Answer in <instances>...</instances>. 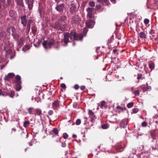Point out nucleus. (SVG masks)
Returning <instances> with one entry per match:
<instances>
[{
    "instance_id": "nucleus-6",
    "label": "nucleus",
    "mask_w": 158,
    "mask_h": 158,
    "mask_svg": "<svg viewBox=\"0 0 158 158\" xmlns=\"http://www.w3.org/2000/svg\"><path fill=\"white\" fill-rule=\"evenodd\" d=\"M65 5L64 3L57 5L55 8L56 9L58 12H62L64 9Z\"/></svg>"
},
{
    "instance_id": "nucleus-38",
    "label": "nucleus",
    "mask_w": 158,
    "mask_h": 158,
    "mask_svg": "<svg viewBox=\"0 0 158 158\" xmlns=\"http://www.w3.org/2000/svg\"><path fill=\"white\" fill-rule=\"evenodd\" d=\"M30 29V24L27 23V31L26 33H28Z\"/></svg>"
},
{
    "instance_id": "nucleus-47",
    "label": "nucleus",
    "mask_w": 158,
    "mask_h": 158,
    "mask_svg": "<svg viewBox=\"0 0 158 158\" xmlns=\"http://www.w3.org/2000/svg\"><path fill=\"white\" fill-rule=\"evenodd\" d=\"M63 136L64 139H66L68 138V135L66 133H64L63 135Z\"/></svg>"
},
{
    "instance_id": "nucleus-13",
    "label": "nucleus",
    "mask_w": 158,
    "mask_h": 158,
    "mask_svg": "<svg viewBox=\"0 0 158 158\" xmlns=\"http://www.w3.org/2000/svg\"><path fill=\"white\" fill-rule=\"evenodd\" d=\"M17 5L19 7H22L24 6L23 0H16Z\"/></svg>"
},
{
    "instance_id": "nucleus-56",
    "label": "nucleus",
    "mask_w": 158,
    "mask_h": 158,
    "mask_svg": "<svg viewBox=\"0 0 158 158\" xmlns=\"http://www.w3.org/2000/svg\"><path fill=\"white\" fill-rule=\"evenodd\" d=\"M27 49H28V47L27 46H26V45H25V46L23 47V51H26V49H25L27 48Z\"/></svg>"
},
{
    "instance_id": "nucleus-1",
    "label": "nucleus",
    "mask_w": 158,
    "mask_h": 158,
    "mask_svg": "<svg viewBox=\"0 0 158 158\" xmlns=\"http://www.w3.org/2000/svg\"><path fill=\"white\" fill-rule=\"evenodd\" d=\"M70 38L72 40H82L83 36L82 34L77 35L75 32L73 31L70 33Z\"/></svg>"
},
{
    "instance_id": "nucleus-60",
    "label": "nucleus",
    "mask_w": 158,
    "mask_h": 158,
    "mask_svg": "<svg viewBox=\"0 0 158 158\" xmlns=\"http://www.w3.org/2000/svg\"><path fill=\"white\" fill-rule=\"evenodd\" d=\"M85 88V87L84 86H81L80 87V89L81 90H84Z\"/></svg>"
},
{
    "instance_id": "nucleus-48",
    "label": "nucleus",
    "mask_w": 158,
    "mask_h": 158,
    "mask_svg": "<svg viewBox=\"0 0 158 158\" xmlns=\"http://www.w3.org/2000/svg\"><path fill=\"white\" fill-rule=\"evenodd\" d=\"M144 22L145 24H148L149 22V20L148 19H146L144 20Z\"/></svg>"
},
{
    "instance_id": "nucleus-19",
    "label": "nucleus",
    "mask_w": 158,
    "mask_h": 158,
    "mask_svg": "<svg viewBox=\"0 0 158 158\" xmlns=\"http://www.w3.org/2000/svg\"><path fill=\"white\" fill-rule=\"evenodd\" d=\"M35 113L37 115L40 116L42 114V111L39 108H36L35 110Z\"/></svg>"
},
{
    "instance_id": "nucleus-12",
    "label": "nucleus",
    "mask_w": 158,
    "mask_h": 158,
    "mask_svg": "<svg viewBox=\"0 0 158 158\" xmlns=\"http://www.w3.org/2000/svg\"><path fill=\"white\" fill-rule=\"evenodd\" d=\"M33 0H27L28 7L29 10L32 9L33 7Z\"/></svg>"
},
{
    "instance_id": "nucleus-10",
    "label": "nucleus",
    "mask_w": 158,
    "mask_h": 158,
    "mask_svg": "<svg viewBox=\"0 0 158 158\" xmlns=\"http://www.w3.org/2000/svg\"><path fill=\"white\" fill-rule=\"evenodd\" d=\"M151 87L150 86L148 85V83L146 85H144L142 87V90L144 92L146 91L149 90H151Z\"/></svg>"
},
{
    "instance_id": "nucleus-44",
    "label": "nucleus",
    "mask_w": 158,
    "mask_h": 158,
    "mask_svg": "<svg viewBox=\"0 0 158 158\" xmlns=\"http://www.w3.org/2000/svg\"><path fill=\"white\" fill-rule=\"evenodd\" d=\"M102 128L103 129H107L108 128V125L106 124H104L102 126Z\"/></svg>"
},
{
    "instance_id": "nucleus-26",
    "label": "nucleus",
    "mask_w": 158,
    "mask_h": 158,
    "mask_svg": "<svg viewBox=\"0 0 158 158\" xmlns=\"http://www.w3.org/2000/svg\"><path fill=\"white\" fill-rule=\"evenodd\" d=\"M54 42V40L53 39H52L50 40L48 43V47L49 48H50L51 45H52Z\"/></svg>"
},
{
    "instance_id": "nucleus-29",
    "label": "nucleus",
    "mask_w": 158,
    "mask_h": 158,
    "mask_svg": "<svg viewBox=\"0 0 158 158\" xmlns=\"http://www.w3.org/2000/svg\"><path fill=\"white\" fill-rule=\"evenodd\" d=\"M30 124V122L28 121H25L23 123L24 127H26Z\"/></svg>"
},
{
    "instance_id": "nucleus-61",
    "label": "nucleus",
    "mask_w": 158,
    "mask_h": 158,
    "mask_svg": "<svg viewBox=\"0 0 158 158\" xmlns=\"http://www.w3.org/2000/svg\"><path fill=\"white\" fill-rule=\"evenodd\" d=\"M79 86L77 85H75L74 86V88L76 89H78L79 88Z\"/></svg>"
},
{
    "instance_id": "nucleus-55",
    "label": "nucleus",
    "mask_w": 158,
    "mask_h": 158,
    "mask_svg": "<svg viewBox=\"0 0 158 158\" xmlns=\"http://www.w3.org/2000/svg\"><path fill=\"white\" fill-rule=\"evenodd\" d=\"M41 42V41L39 40H38V41L36 43V44L38 45V46H39L40 45Z\"/></svg>"
},
{
    "instance_id": "nucleus-33",
    "label": "nucleus",
    "mask_w": 158,
    "mask_h": 158,
    "mask_svg": "<svg viewBox=\"0 0 158 158\" xmlns=\"http://www.w3.org/2000/svg\"><path fill=\"white\" fill-rule=\"evenodd\" d=\"M12 35H13V37L15 39V40H18L19 37V35L18 34H13Z\"/></svg>"
},
{
    "instance_id": "nucleus-64",
    "label": "nucleus",
    "mask_w": 158,
    "mask_h": 158,
    "mask_svg": "<svg viewBox=\"0 0 158 158\" xmlns=\"http://www.w3.org/2000/svg\"><path fill=\"white\" fill-rule=\"evenodd\" d=\"M96 8L97 9H98L100 8V7L98 5H97L96 6Z\"/></svg>"
},
{
    "instance_id": "nucleus-11",
    "label": "nucleus",
    "mask_w": 158,
    "mask_h": 158,
    "mask_svg": "<svg viewBox=\"0 0 158 158\" xmlns=\"http://www.w3.org/2000/svg\"><path fill=\"white\" fill-rule=\"evenodd\" d=\"M66 19V17L64 15L61 16L58 20L59 23L61 24L63 22L64 23Z\"/></svg>"
},
{
    "instance_id": "nucleus-45",
    "label": "nucleus",
    "mask_w": 158,
    "mask_h": 158,
    "mask_svg": "<svg viewBox=\"0 0 158 158\" xmlns=\"http://www.w3.org/2000/svg\"><path fill=\"white\" fill-rule=\"evenodd\" d=\"M142 76H143V75L139 73V74H138L137 77V79H141L142 78Z\"/></svg>"
},
{
    "instance_id": "nucleus-15",
    "label": "nucleus",
    "mask_w": 158,
    "mask_h": 158,
    "mask_svg": "<svg viewBox=\"0 0 158 158\" xmlns=\"http://www.w3.org/2000/svg\"><path fill=\"white\" fill-rule=\"evenodd\" d=\"M38 10L40 17H43L44 15V11L43 8L39 7Z\"/></svg>"
},
{
    "instance_id": "nucleus-27",
    "label": "nucleus",
    "mask_w": 158,
    "mask_h": 158,
    "mask_svg": "<svg viewBox=\"0 0 158 158\" xmlns=\"http://www.w3.org/2000/svg\"><path fill=\"white\" fill-rule=\"evenodd\" d=\"M20 83H18V84H17L16 86V90L17 91H19L21 88V85L19 84Z\"/></svg>"
},
{
    "instance_id": "nucleus-30",
    "label": "nucleus",
    "mask_w": 158,
    "mask_h": 158,
    "mask_svg": "<svg viewBox=\"0 0 158 158\" xmlns=\"http://www.w3.org/2000/svg\"><path fill=\"white\" fill-rule=\"evenodd\" d=\"M102 2L104 3H105L106 5L108 6H109L110 4L109 0H102Z\"/></svg>"
},
{
    "instance_id": "nucleus-24",
    "label": "nucleus",
    "mask_w": 158,
    "mask_h": 158,
    "mask_svg": "<svg viewBox=\"0 0 158 158\" xmlns=\"http://www.w3.org/2000/svg\"><path fill=\"white\" fill-rule=\"evenodd\" d=\"M14 30H15V29L13 27H10L7 29V30L8 32L9 33H10L11 31L13 32Z\"/></svg>"
},
{
    "instance_id": "nucleus-18",
    "label": "nucleus",
    "mask_w": 158,
    "mask_h": 158,
    "mask_svg": "<svg viewBox=\"0 0 158 158\" xmlns=\"http://www.w3.org/2000/svg\"><path fill=\"white\" fill-rule=\"evenodd\" d=\"M16 13L14 10H11L9 11V15L11 17H15L16 16Z\"/></svg>"
},
{
    "instance_id": "nucleus-57",
    "label": "nucleus",
    "mask_w": 158,
    "mask_h": 158,
    "mask_svg": "<svg viewBox=\"0 0 158 158\" xmlns=\"http://www.w3.org/2000/svg\"><path fill=\"white\" fill-rule=\"evenodd\" d=\"M87 29H86L85 28H84L83 31V33L85 34L87 33Z\"/></svg>"
},
{
    "instance_id": "nucleus-5",
    "label": "nucleus",
    "mask_w": 158,
    "mask_h": 158,
    "mask_svg": "<svg viewBox=\"0 0 158 158\" xmlns=\"http://www.w3.org/2000/svg\"><path fill=\"white\" fill-rule=\"evenodd\" d=\"M21 24L24 26H26L27 22V19L26 15H22L20 17Z\"/></svg>"
},
{
    "instance_id": "nucleus-14",
    "label": "nucleus",
    "mask_w": 158,
    "mask_h": 158,
    "mask_svg": "<svg viewBox=\"0 0 158 158\" xmlns=\"http://www.w3.org/2000/svg\"><path fill=\"white\" fill-rule=\"evenodd\" d=\"M93 22V21L92 20H89L87 22H86L85 24L86 26L89 28H92V23Z\"/></svg>"
},
{
    "instance_id": "nucleus-21",
    "label": "nucleus",
    "mask_w": 158,
    "mask_h": 158,
    "mask_svg": "<svg viewBox=\"0 0 158 158\" xmlns=\"http://www.w3.org/2000/svg\"><path fill=\"white\" fill-rule=\"evenodd\" d=\"M105 102L104 101H102L100 103L98 104V107H100L101 108H102L103 106L105 105ZM97 110L98 109V107L97 108Z\"/></svg>"
},
{
    "instance_id": "nucleus-23",
    "label": "nucleus",
    "mask_w": 158,
    "mask_h": 158,
    "mask_svg": "<svg viewBox=\"0 0 158 158\" xmlns=\"http://www.w3.org/2000/svg\"><path fill=\"white\" fill-rule=\"evenodd\" d=\"M15 79L17 81V82L19 83H21V82L20 81L21 80V77L19 75H17L15 76Z\"/></svg>"
},
{
    "instance_id": "nucleus-35",
    "label": "nucleus",
    "mask_w": 158,
    "mask_h": 158,
    "mask_svg": "<svg viewBox=\"0 0 158 158\" xmlns=\"http://www.w3.org/2000/svg\"><path fill=\"white\" fill-rule=\"evenodd\" d=\"M34 110V108L32 107H30L28 109V111L29 113L30 114H32V112Z\"/></svg>"
},
{
    "instance_id": "nucleus-7",
    "label": "nucleus",
    "mask_w": 158,
    "mask_h": 158,
    "mask_svg": "<svg viewBox=\"0 0 158 158\" xmlns=\"http://www.w3.org/2000/svg\"><path fill=\"white\" fill-rule=\"evenodd\" d=\"M15 75L13 73H9L7 75H6L4 79L6 81H9L10 79H12L14 77Z\"/></svg>"
},
{
    "instance_id": "nucleus-63",
    "label": "nucleus",
    "mask_w": 158,
    "mask_h": 158,
    "mask_svg": "<svg viewBox=\"0 0 158 158\" xmlns=\"http://www.w3.org/2000/svg\"><path fill=\"white\" fill-rule=\"evenodd\" d=\"M73 106L74 108H76L77 106V104L76 103H74L73 104Z\"/></svg>"
},
{
    "instance_id": "nucleus-52",
    "label": "nucleus",
    "mask_w": 158,
    "mask_h": 158,
    "mask_svg": "<svg viewBox=\"0 0 158 158\" xmlns=\"http://www.w3.org/2000/svg\"><path fill=\"white\" fill-rule=\"evenodd\" d=\"M0 96H5V94H3V92L0 89Z\"/></svg>"
},
{
    "instance_id": "nucleus-42",
    "label": "nucleus",
    "mask_w": 158,
    "mask_h": 158,
    "mask_svg": "<svg viewBox=\"0 0 158 158\" xmlns=\"http://www.w3.org/2000/svg\"><path fill=\"white\" fill-rule=\"evenodd\" d=\"M89 117L90 118V121L92 122H93L96 118V117L94 115L89 116Z\"/></svg>"
},
{
    "instance_id": "nucleus-46",
    "label": "nucleus",
    "mask_w": 158,
    "mask_h": 158,
    "mask_svg": "<svg viewBox=\"0 0 158 158\" xmlns=\"http://www.w3.org/2000/svg\"><path fill=\"white\" fill-rule=\"evenodd\" d=\"M141 125L143 127H145L147 125V123L145 121H144L141 123Z\"/></svg>"
},
{
    "instance_id": "nucleus-20",
    "label": "nucleus",
    "mask_w": 158,
    "mask_h": 158,
    "mask_svg": "<svg viewBox=\"0 0 158 158\" xmlns=\"http://www.w3.org/2000/svg\"><path fill=\"white\" fill-rule=\"evenodd\" d=\"M139 36L140 38L143 39L146 38L147 37L146 35L143 32H141L140 33Z\"/></svg>"
},
{
    "instance_id": "nucleus-39",
    "label": "nucleus",
    "mask_w": 158,
    "mask_h": 158,
    "mask_svg": "<svg viewBox=\"0 0 158 158\" xmlns=\"http://www.w3.org/2000/svg\"><path fill=\"white\" fill-rule=\"evenodd\" d=\"M149 66L150 69H153L154 68V64L153 63H151L149 64Z\"/></svg>"
},
{
    "instance_id": "nucleus-54",
    "label": "nucleus",
    "mask_w": 158,
    "mask_h": 158,
    "mask_svg": "<svg viewBox=\"0 0 158 158\" xmlns=\"http://www.w3.org/2000/svg\"><path fill=\"white\" fill-rule=\"evenodd\" d=\"M66 146V143L64 142H61V146L62 147H65Z\"/></svg>"
},
{
    "instance_id": "nucleus-3",
    "label": "nucleus",
    "mask_w": 158,
    "mask_h": 158,
    "mask_svg": "<svg viewBox=\"0 0 158 158\" xmlns=\"http://www.w3.org/2000/svg\"><path fill=\"white\" fill-rule=\"evenodd\" d=\"M86 10L87 12V17L89 19L93 17V13L94 11V8L91 7L88 8Z\"/></svg>"
},
{
    "instance_id": "nucleus-43",
    "label": "nucleus",
    "mask_w": 158,
    "mask_h": 158,
    "mask_svg": "<svg viewBox=\"0 0 158 158\" xmlns=\"http://www.w3.org/2000/svg\"><path fill=\"white\" fill-rule=\"evenodd\" d=\"M81 121L80 119H77L76 121V124L77 125H79L81 123Z\"/></svg>"
},
{
    "instance_id": "nucleus-53",
    "label": "nucleus",
    "mask_w": 158,
    "mask_h": 158,
    "mask_svg": "<svg viewBox=\"0 0 158 158\" xmlns=\"http://www.w3.org/2000/svg\"><path fill=\"white\" fill-rule=\"evenodd\" d=\"M136 150L135 149H133L132 150V152L133 154H136Z\"/></svg>"
},
{
    "instance_id": "nucleus-22",
    "label": "nucleus",
    "mask_w": 158,
    "mask_h": 158,
    "mask_svg": "<svg viewBox=\"0 0 158 158\" xmlns=\"http://www.w3.org/2000/svg\"><path fill=\"white\" fill-rule=\"evenodd\" d=\"M24 38L21 37L20 39V40L18 42V44L20 46H21L23 44V42L24 41Z\"/></svg>"
},
{
    "instance_id": "nucleus-62",
    "label": "nucleus",
    "mask_w": 158,
    "mask_h": 158,
    "mask_svg": "<svg viewBox=\"0 0 158 158\" xmlns=\"http://www.w3.org/2000/svg\"><path fill=\"white\" fill-rule=\"evenodd\" d=\"M114 35H112L111 36V39H110V42H111L113 40H114Z\"/></svg>"
},
{
    "instance_id": "nucleus-28",
    "label": "nucleus",
    "mask_w": 158,
    "mask_h": 158,
    "mask_svg": "<svg viewBox=\"0 0 158 158\" xmlns=\"http://www.w3.org/2000/svg\"><path fill=\"white\" fill-rule=\"evenodd\" d=\"M89 5L90 6L94 7L95 6V3L94 1H91L89 2Z\"/></svg>"
},
{
    "instance_id": "nucleus-16",
    "label": "nucleus",
    "mask_w": 158,
    "mask_h": 158,
    "mask_svg": "<svg viewBox=\"0 0 158 158\" xmlns=\"http://www.w3.org/2000/svg\"><path fill=\"white\" fill-rule=\"evenodd\" d=\"M81 20V19L78 16L75 17L74 19V22L76 24H78Z\"/></svg>"
},
{
    "instance_id": "nucleus-4",
    "label": "nucleus",
    "mask_w": 158,
    "mask_h": 158,
    "mask_svg": "<svg viewBox=\"0 0 158 158\" xmlns=\"http://www.w3.org/2000/svg\"><path fill=\"white\" fill-rule=\"evenodd\" d=\"M70 33H66L64 34V39L63 42H64L65 44L64 46H66L68 43L69 42V37L70 38Z\"/></svg>"
},
{
    "instance_id": "nucleus-9",
    "label": "nucleus",
    "mask_w": 158,
    "mask_h": 158,
    "mask_svg": "<svg viewBox=\"0 0 158 158\" xmlns=\"http://www.w3.org/2000/svg\"><path fill=\"white\" fill-rule=\"evenodd\" d=\"M127 124V119H123L122 120L120 124V126L121 127L123 128H125Z\"/></svg>"
},
{
    "instance_id": "nucleus-25",
    "label": "nucleus",
    "mask_w": 158,
    "mask_h": 158,
    "mask_svg": "<svg viewBox=\"0 0 158 158\" xmlns=\"http://www.w3.org/2000/svg\"><path fill=\"white\" fill-rule=\"evenodd\" d=\"M42 45L46 49L48 47V42L47 41H44V42L42 43Z\"/></svg>"
},
{
    "instance_id": "nucleus-41",
    "label": "nucleus",
    "mask_w": 158,
    "mask_h": 158,
    "mask_svg": "<svg viewBox=\"0 0 158 158\" xmlns=\"http://www.w3.org/2000/svg\"><path fill=\"white\" fill-rule=\"evenodd\" d=\"M134 93L135 95L139 96V91L138 90H135Z\"/></svg>"
},
{
    "instance_id": "nucleus-17",
    "label": "nucleus",
    "mask_w": 158,
    "mask_h": 158,
    "mask_svg": "<svg viewBox=\"0 0 158 158\" xmlns=\"http://www.w3.org/2000/svg\"><path fill=\"white\" fill-rule=\"evenodd\" d=\"M6 35L4 31H2L0 32V40H3L6 36Z\"/></svg>"
},
{
    "instance_id": "nucleus-58",
    "label": "nucleus",
    "mask_w": 158,
    "mask_h": 158,
    "mask_svg": "<svg viewBox=\"0 0 158 158\" xmlns=\"http://www.w3.org/2000/svg\"><path fill=\"white\" fill-rule=\"evenodd\" d=\"M149 34L151 35H152L154 33V31L152 30H151L149 32Z\"/></svg>"
},
{
    "instance_id": "nucleus-50",
    "label": "nucleus",
    "mask_w": 158,
    "mask_h": 158,
    "mask_svg": "<svg viewBox=\"0 0 158 158\" xmlns=\"http://www.w3.org/2000/svg\"><path fill=\"white\" fill-rule=\"evenodd\" d=\"M48 113L49 115H51L53 114V112L52 110H50L48 111Z\"/></svg>"
},
{
    "instance_id": "nucleus-31",
    "label": "nucleus",
    "mask_w": 158,
    "mask_h": 158,
    "mask_svg": "<svg viewBox=\"0 0 158 158\" xmlns=\"http://www.w3.org/2000/svg\"><path fill=\"white\" fill-rule=\"evenodd\" d=\"M21 135L22 137H25L26 138L28 136V134L26 132H22L21 134Z\"/></svg>"
},
{
    "instance_id": "nucleus-59",
    "label": "nucleus",
    "mask_w": 158,
    "mask_h": 158,
    "mask_svg": "<svg viewBox=\"0 0 158 158\" xmlns=\"http://www.w3.org/2000/svg\"><path fill=\"white\" fill-rule=\"evenodd\" d=\"M33 23V20L32 19H29L28 20V23H29V24H31V23Z\"/></svg>"
},
{
    "instance_id": "nucleus-37",
    "label": "nucleus",
    "mask_w": 158,
    "mask_h": 158,
    "mask_svg": "<svg viewBox=\"0 0 158 158\" xmlns=\"http://www.w3.org/2000/svg\"><path fill=\"white\" fill-rule=\"evenodd\" d=\"M53 132L55 135H57L58 134V130L56 128H54L53 130Z\"/></svg>"
},
{
    "instance_id": "nucleus-2",
    "label": "nucleus",
    "mask_w": 158,
    "mask_h": 158,
    "mask_svg": "<svg viewBox=\"0 0 158 158\" xmlns=\"http://www.w3.org/2000/svg\"><path fill=\"white\" fill-rule=\"evenodd\" d=\"M78 7H77L76 4L73 3H71L69 7V12L72 15L76 14L78 11Z\"/></svg>"
},
{
    "instance_id": "nucleus-8",
    "label": "nucleus",
    "mask_w": 158,
    "mask_h": 158,
    "mask_svg": "<svg viewBox=\"0 0 158 158\" xmlns=\"http://www.w3.org/2000/svg\"><path fill=\"white\" fill-rule=\"evenodd\" d=\"M53 108L54 109L60 107V102L58 100H56L52 103Z\"/></svg>"
},
{
    "instance_id": "nucleus-40",
    "label": "nucleus",
    "mask_w": 158,
    "mask_h": 158,
    "mask_svg": "<svg viewBox=\"0 0 158 158\" xmlns=\"http://www.w3.org/2000/svg\"><path fill=\"white\" fill-rule=\"evenodd\" d=\"M88 114L90 115V116L94 115V113L91 110H88Z\"/></svg>"
},
{
    "instance_id": "nucleus-51",
    "label": "nucleus",
    "mask_w": 158,
    "mask_h": 158,
    "mask_svg": "<svg viewBox=\"0 0 158 158\" xmlns=\"http://www.w3.org/2000/svg\"><path fill=\"white\" fill-rule=\"evenodd\" d=\"M138 111L137 109L136 108H134L132 110V112L134 113H137Z\"/></svg>"
},
{
    "instance_id": "nucleus-32",
    "label": "nucleus",
    "mask_w": 158,
    "mask_h": 158,
    "mask_svg": "<svg viewBox=\"0 0 158 158\" xmlns=\"http://www.w3.org/2000/svg\"><path fill=\"white\" fill-rule=\"evenodd\" d=\"M10 97L13 98L15 96V93L13 91H11L9 94Z\"/></svg>"
},
{
    "instance_id": "nucleus-36",
    "label": "nucleus",
    "mask_w": 158,
    "mask_h": 158,
    "mask_svg": "<svg viewBox=\"0 0 158 158\" xmlns=\"http://www.w3.org/2000/svg\"><path fill=\"white\" fill-rule=\"evenodd\" d=\"M133 105L134 103L133 102H131L127 104V106L128 108H131L133 106Z\"/></svg>"
},
{
    "instance_id": "nucleus-34",
    "label": "nucleus",
    "mask_w": 158,
    "mask_h": 158,
    "mask_svg": "<svg viewBox=\"0 0 158 158\" xmlns=\"http://www.w3.org/2000/svg\"><path fill=\"white\" fill-rule=\"evenodd\" d=\"M150 134L152 137L155 136L156 135V131L152 130L150 131Z\"/></svg>"
},
{
    "instance_id": "nucleus-49",
    "label": "nucleus",
    "mask_w": 158,
    "mask_h": 158,
    "mask_svg": "<svg viewBox=\"0 0 158 158\" xmlns=\"http://www.w3.org/2000/svg\"><path fill=\"white\" fill-rule=\"evenodd\" d=\"M60 87L63 88L65 89L66 88V86L65 85L64 83H62L60 85Z\"/></svg>"
}]
</instances>
